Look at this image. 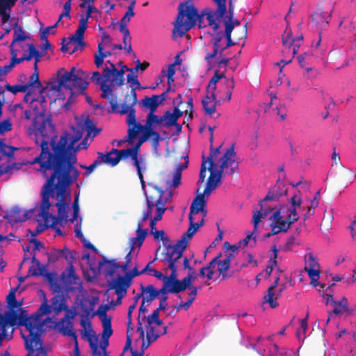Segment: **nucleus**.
I'll use <instances>...</instances> for the list:
<instances>
[{
  "label": "nucleus",
  "mask_w": 356,
  "mask_h": 356,
  "mask_svg": "<svg viewBox=\"0 0 356 356\" xmlns=\"http://www.w3.org/2000/svg\"><path fill=\"white\" fill-rule=\"evenodd\" d=\"M107 286H108V290L114 289L115 293L126 295L130 284L122 275H119L115 279L107 281Z\"/></svg>",
  "instance_id": "20"
},
{
  "label": "nucleus",
  "mask_w": 356,
  "mask_h": 356,
  "mask_svg": "<svg viewBox=\"0 0 356 356\" xmlns=\"http://www.w3.org/2000/svg\"><path fill=\"white\" fill-rule=\"evenodd\" d=\"M278 279H275L274 282L270 285L268 290L267 293L264 296V302H267L270 305V307L273 309L276 308L278 306V302L274 300L275 289L279 284Z\"/></svg>",
  "instance_id": "27"
},
{
  "label": "nucleus",
  "mask_w": 356,
  "mask_h": 356,
  "mask_svg": "<svg viewBox=\"0 0 356 356\" xmlns=\"http://www.w3.org/2000/svg\"><path fill=\"white\" fill-rule=\"evenodd\" d=\"M58 325L63 335L72 337L73 340H76L77 336L73 330V323L71 321L60 319Z\"/></svg>",
  "instance_id": "32"
},
{
  "label": "nucleus",
  "mask_w": 356,
  "mask_h": 356,
  "mask_svg": "<svg viewBox=\"0 0 356 356\" xmlns=\"http://www.w3.org/2000/svg\"><path fill=\"white\" fill-rule=\"evenodd\" d=\"M195 202H192L190 207V213L188 215L189 219V227L187 231L183 234L181 238L177 241L178 245H181L184 248H186L188 245V240H191L194 234L197 232L199 229V226H195L194 222L193 215L197 214L199 212H204V215L206 214V211L204 209L203 207L200 208H196L195 206Z\"/></svg>",
  "instance_id": "10"
},
{
  "label": "nucleus",
  "mask_w": 356,
  "mask_h": 356,
  "mask_svg": "<svg viewBox=\"0 0 356 356\" xmlns=\"http://www.w3.org/2000/svg\"><path fill=\"white\" fill-rule=\"evenodd\" d=\"M208 170L210 172V175L209 176L207 179V186L203 193H198L193 201V202H196V201L199 199L200 201L199 204H200L201 207H205L207 202L205 200V196H209L211 192L216 188L218 184H220L218 181H217V179H216V177L214 175L213 167H211V165H209Z\"/></svg>",
  "instance_id": "15"
},
{
  "label": "nucleus",
  "mask_w": 356,
  "mask_h": 356,
  "mask_svg": "<svg viewBox=\"0 0 356 356\" xmlns=\"http://www.w3.org/2000/svg\"><path fill=\"white\" fill-rule=\"evenodd\" d=\"M45 277H47L51 289L56 293H61L62 287L59 282V280L54 278L49 273H47Z\"/></svg>",
  "instance_id": "44"
},
{
  "label": "nucleus",
  "mask_w": 356,
  "mask_h": 356,
  "mask_svg": "<svg viewBox=\"0 0 356 356\" xmlns=\"http://www.w3.org/2000/svg\"><path fill=\"white\" fill-rule=\"evenodd\" d=\"M332 307L333 309L327 312L328 317L325 324H328L332 319L337 316L340 317L342 315L350 316L354 314V309L349 307L348 300L346 297H343L340 300H337Z\"/></svg>",
  "instance_id": "13"
},
{
  "label": "nucleus",
  "mask_w": 356,
  "mask_h": 356,
  "mask_svg": "<svg viewBox=\"0 0 356 356\" xmlns=\"http://www.w3.org/2000/svg\"><path fill=\"white\" fill-rule=\"evenodd\" d=\"M72 209H73V214L72 217L69 219V221L73 222L78 218L79 212V195H76L74 202H72Z\"/></svg>",
  "instance_id": "63"
},
{
  "label": "nucleus",
  "mask_w": 356,
  "mask_h": 356,
  "mask_svg": "<svg viewBox=\"0 0 356 356\" xmlns=\"http://www.w3.org/2000/svg\"><path fill=\"white\" fill-rule=\"evenodd\" d=\"M198 275L194 270V268H190L187 276L184 277L182 280L178 279V274L177 273L174 278L178 284L181 291H184L188 288H191L192 283L197 280Z\"/></svg>",
  "instance_id": "24"
},
{
  "label": "nucleus",
  "mask_w": 356,
  "mask_h": 356,
  "mask_svg": "<svg viewBox=\"0 0 356 356\" xmlns=\"http://www.w3.org/2000/svg\"><path fill=\"white\" fill-rule=\"evenodd\" d=\"M225 84L227 88L225 99L229 101L232 98V92L235 86L234 79H225Z\"/></svg>",
  "instance_id": "56"
},
{
  "label": "nucleus",
  "mask_w": 356,
  "mask_h": 356,
  "mask_svg": "<svg viewBox=\"0 0 356 356\" xmlns=\"http://www.w3.org/2000/svg\"><path fill=\"white\" fill-rule=\"evenodd\" d=\"M216 264L218 265V270L223 280H227L231 277V275L227 273L230 266L228 259L220 260L218 258Z\"/></svg>",
  "instance_id": "38"
},
{
  "label": "nucleus",
  "mask_w": 356,
  "mask_h": 356,
  "mask_svg": "<svg viewBox=\"0 0 356 356\" xmlns=\"http://www.w3.org/2000/svg\"><path fill=\"white\" fill-rule=\"evenodd\" d=\"M22 217L21 209L18 207H14L6 213V218L10 222L17 223L20 222Z\"/></svg>",
  "instance_id": "42"
},
{
  "label": "nucleus",
  "mask_w": 356,
  "mask_h": 356,
  "mask_svg": "<svg viewBox=\"0 0 356 356\" xmlns=\"http://www.w3.org/2000/svg\"><path fill=\"white\" fill-rule=\"evenodd\" d=\"M149 186H152L153 189L156 192V195L158 197L157 200L155 201V204L156 206V216L154 217L155 220H161L162 219V216L165 211V202L162 200V196L164 194V190L161 187H159L157 186H152V184H149Z\"/></svg>",
  "instance_id": "23"
},
{
  "label": "nucleus",
  "mask_w": 356,
  "mask_h": 356,
  "mask_svg": "<svg viewBox=\"0 0 356 356\" xmlns=\"http://www.w3.org/2000/svg\"><path fill=\"white\" fill-rule=\"evenodd\" d=\"M24 100L26 102L30 103V107L34 112V117L33 118V127L35 134L38 129L40 128V124L43 122H45V125L47 126V122L44 120L45 108H43V107H41L39 105L38 101H37V99L33 97L29 91L25 95ZM46 129H47V127Z\"/></svg>",
  "instance_id": "11"
},
{
  "label": "nucleus",
  "mask_w": 356,
  "mask_h": 356,
  "mask_svg": "<svg viewBox=\"0 0 356 356\" xmlns=\"http://www.w3.org/2000/svg\"><path fill=\"white\" fill-rule=\"evenodd\" d=\"M15 149H17V148H15L11 146H8V145H6L3 142V140H0V152L3 156H7L8 157L13 156Z\"/></svg>",
  "instance_id": "55"
},
{
  "label": "nucleus",
  "mask_w": 356,
  "mask_h": 356,
  "mask_svg": "<svg viewBox=\"0 0 356 356\" xmlns=\"http://www.w3.org/2000/svg\"><path fill=\"white\" fill-rule=\"evenodd\" d=\"M91 80L95 82L96 84L99 85L100 90L102 91L101 97H108V94H111L112 88L110 85L107 84L108 79L104 76V74L102 75L99 72H93Z\"/></svg>",
  "instance_id": "22"
},
{
  "label": "nucleus",
  "mask_w": 356,
  "mask_h": 356,
  "mask_svg": "<svg viewBox=\"0 0 356 356\" xmlns=\"http://www.w3.org/2000/svg\"><path fill=\"white\" fill-rule=\"evenodd\" d=\"M61 277L63 282L67 284H75L76 282V280L79 279L78 276L75 273V270L72 265H71L68 269L67 277H65L64 273H62Z\"/></svg>",
  "instance_id": "47"
},
{
  "label": "nucleus",
  "mask_w": 356,
  "mask_h": 356,
  "mask_svg": "<svg viewBox=\"0 0 356 356\" xmlns=\"http://www.w3.org/2000/svg\"><path fill=\"white\" fill-rule=\"evenodd\" d=\"M97 53L95 54V64L97 67L102 65L104 63V57L102 55V49H103L102 42H99L97 45Z\"/></svg>",
  "instance_id": "59"
},
{
  "label": "nucleus",
  "mask_w": 356,
  "mask_h": 356,
  "mask_svg": "<svg viewBox=\"0 0 356 356\" xmlns=\"http://www.w3.org/2000/svg\"><path fill=\"white\" fill-rule=\"evenodd\" d=\"M259 206L260 209L254 212L252 216V223L254 225V232H256L258 228V225L262 218H266L269 213H270L275 209L271 204L264 203V201H259Z\"/></svg>",
  "instance_id": "18"
},
{
  "label": "nucleus",
  "mask_w": 356,
  "mask_h": 356,
  "mask_svg": "<svg viewBox=\"0 0 356 356\" xmlns=\"http://www.w3.org/2000/svg\"><path fill=\"white\" fill-rule=\"evenodd\" d=\"M98 300V298L97 297H92V300H90L89 301V305L87 306V305H85L83 304H81V312H82V314H81V316L83 318H91V315L92 314H91V312L94 309V307H95V304L96 302V301Z\"/></svg>",
  "instance_id": "41"
},
{
  "label": "nucleus",
  "mask_w": 356,
  "mask_h": 356,
  "mask_svg": "<svg viewBox=\"0 0 356 356\" xmlns=\"http://www.w3.org/2000/svg\"><path fill=\"white\" fill-rule=\"evenodd\" d=\"M203 13L204 16L206 17V19L208 21L209 25L212 26L213 31H217L220 28V25L216 22V20H219L224 16H219L218 15V10L215 12L204 10H203Z\"/></svg>",
  "instance_id": "33"
},
{
  "label": "nucleus",
  "mask_w": 356,
  "mask_h": 356,
  "mask_svg": "<svg viewBox=\"0 0 356 356\" xmlns=\"http://www.w3.org/2000/svg\"><path fill=\"white\" fill-rule=\"evenodd\" d=\"M42 293L43 301L38 310L34 313L37 321L38 328H40V335L42 336L44 332V322L45 321L42 318L44 315H49L53 311L55 315H58L63 309L67 308L66 300L62 293H56L51 299V305H48V301L43 291Z\"/></svg>",
  "instance_id": "6"
},
{
  "label": "nucleus",
  "mask_w": 356,
  "mask_h": 356,
  "mask_svg": "<svg viewBox=\"0 0 356 356\" xmlns=\"http://www.w3.org/2000/svg\"><path fill=\"white\" fill-rule=\"evenodd\" d=\"M188 156H186L185 162L177 165L175 172L169 175L170 177H172V181H170L169 180L167 181L165 187L166 189H170L172 187L176 188L180 184L181 172L184 170L188 168Z\"/></svg>",
  "instance_id": "21"
},
{
  "label": "nucleus",
  "mask_w": 356,
  "mask_h": 356,
  "mask_svg": "<svg viewBox=\"0 0 356 356\" xmlns=\"http://www.w3.org/2000/svg\"><path fill=\"white\" fill-rule=\"evenodd\" d=\"M141 289L142 292L140 293H143V303H145V302H152L155 298H158L157 290L153 285L149 284L145 287L141 285Z\"/></svg>",
  "instance_id": "34"
},
{
  "label": "nucleus",
  "mask_w": 356,
  "mask_h": 356,
  "mask_svg": "<svg viewBox=\"0 0 356 356\" xmlns=\"http://www.w3.org/2000/svg\"><path fill=\"white\" fill-rule=\"evenodd\" d=\"M213 45V51L211 53L207 52L205 56V60L209 61V60L215 58L218 54H222L223 51H220L222 47L220 45V43L211 42Z\"/></svg>",
  "instance_id": "60"
},
{
  "label": "nucleus",
  "mask_w": 356,
  "mask_h": 356,
  "mask_svg": "<svg viewBox=\"0 0 356 356\" xmlns=\"http://www.w3.org/2000/svg\"><path fill=\"white\" fill-rule=\"evenodd\" d=\"M115 154V153H112V150L106 154H104L102 152H98V158L101 163L103 162L106 164H109L111 166H115L118 163H115V156L113 157L112 155Z\"/></svg>",
  "instance_id": "43"
},
{
  "label": "nucleus",
  "mask_w": 356,
  "mask_h": 356,
  "mask_svg": "<svg viewBox=\"0 0 356 356\" xmlns=\"http://www.w3.org/2000/svg\"><path fill=\"white\" fill-rule=\"evenodd\" d=\"M109 309V305H102L98 309L91 315V318H93L95 315H98L101 321H104V320H111V317H108L106 314L107 311Z\"/></svg>",
  "instance_id": "46"
},
{
  "label": "nucleus",
  "mask_w": 356,
  "mask_h": 356,
  "mask_svg": "<svg viewBox=\"0 0 356 356\" xmlns=\"http://www.w3.org/2000/svg\"><path fill=\"white\" fill-rule=\"evenodd\" d=\"M88 77L89 74L87 72L74 67L70 71H66L64 68L60 69L58 71V81L52 83L46 88L49 104L65 99L64 93L62 92L63 88L69 90L72 95L76 92L83 93L88 87Z\"/></svg>",
  "instance_id": "4"
},
{
  "label": "nucleus",
  "mask_w": 356,
  "mask_h": 356,
  "mask_svg": "<svg viewBox=\"0 0 356 356\" xmlns=\"http://www.w3.org/2000/svg\"><path fill=\"white\" fill-rule=\"evenodd\" d=\"M5 89L14 95H16L19 92H26L29 90L27 89V86H25V84L11 86L9 83H6L5 85Z\"/></svg>",
  "instance_id": "52"
},
{
  "label": "nucleus",
  "mask_w": 356,
  "mask_h": 356,
  "mask_svg": "<svg viewBox=\"0 0 356 356\" xmlns=\"http://www.w3.org/2000/svg\"><path fill=\"white\" fill-rule=\"evenodd\" d=\"M221 168H225V175H233L238 170V163L236 161V152L234 144L228 148L220 159Z\"/></svg>",
  "instance_id": "12"
},
{
  "label": "nucleus",
  "mask_w": 356,
  "mask_h": 356,
  "mask_svg": "<svg viewBox=\"0 0 356 356\" xmlns=\"http://www.w3.org/2000/svg\"><path fill=\"white\" fill-rule=\"evenodd\" d=\"M211 103V97L209 95H207V96L202 100V107L205 113L210 116L216 112V102L212 103L210 106L209 104Z\"/></svg>",
  "instance_id": "40"
},
{
  "label": "nucleus",
  "mask_w": 356,
  "mask_h": 356,
  "mask_svg": "<svg viewBox=\"0 0 356 356\" xmlns=\"http://www.w3.org/2000/svg\"><path fill=\"white\" fill-rule=\"evenodd\" d=\"M207 161L206 160L205 156L202 155V162L200 168V172L199 175V180L197 181V184H202L204 181L205 177H206V173L207 170H208V168L207 167Z\"/></svg>",
  "instance_id": "62"
},
{
  "label": "nucleus",
  "mask_w": 356,
  "mask_h": 356,
  "mask_svg": "<svg viewBox=\"0 0 356 356\" xmlns=\"http://www.w3.org/2000/svg\"><path fill=\"white\" fill-rule=\"evenodd\" d=\"M185 249L181 245H178L177 243L173 245H166L165 252L163 254L162 261L168 266L165 270H167L168 268L170 269L171 273L170 275H172L173 277L177 273V264L179 260L183 257Z\"/></svg>",
  "instance_id": "9"
},
{
  "label": "nucleus",
  "mask_w": 356,
  "mask_h": 356,
  "mask_svg": "<svg viewBox=\"0 0 356 356\" xmlns=\"http://www.w3.org/2000/svg\"><path fill=\"white\" fill-rule=\"evenodd\" d=\"M97 337L96 335H88V341L89 342L90 347L92 350V356H100L101 353L98 350L97 346Z\"/></svg>",
  "instance_id": "49"
},
{
  "label": "nucleus",
  "mask_w": 356,
  "mask_h": 356,
  "mask_svg": "<svg viewBox=\"0 0 356 356\" xmlns=\"http://www.w3.org/2000/svg\"><path fill=\"white\" fill-rule=\"evenodd\" d=\"M135 15L134 12L127 10L123 17L120 19L119 29H129L127 24L129 22L131 17Z\"/></svg>",
  "instance_id": "57"
},
{
  "label": "nucleus",
  "mask_w": 356,
  "mask_h": 356,
  "mask_svg": "<svg viewBox=\"0 0 356 356\" xmlns=\"http://www.w3.org/2000/svg\"><path fill=\"white\" fill-rule=\"evenodd\" d=\"M335 2L332 1H323L317 6L316 10L310 15V24L312 27L321 31L326 29L329 26L333 10L334 9Z\"/></svg>",
  "instance_id": "7"
},
{
  "label": "nucleus",
  "mask_w": 356,
  "mask_h": 356,
  "mask_svg": "<svg viewBox=\"0 0 356 356\" xmlns=\"http://www.w3.org/2000/svg\"><path fill=\"white\" fill-rule=\"evenodd\" d=\"M107 99L111 104V109L113 112L120 113L122 115L127 114V119H129L130 115L136 117V108L135 106L138 102L137 94L135 89H131L130 94H127L124 96L123 102L120 106L118 103L117 95L113 94V90L111 94H108Z\"/></svg>",
  "instance_id": "8"
},
{
  "label": "nucleus",
  "mask_w": 356,
  "mask_h": 356,
  "mask_svg": "<svg viewBox=\"0 0 356 356\" xmlns=\"http://www.w3.org/2000/svg\"><path fill=\"white\" fill-rule=\"evenodd\" d=\"M10 53H11V63L12 65L15 67V65L20 64L24 62L23 58H17L18 50L15 49L14 47H10Z\"/></svg>",
  "instance_id": "64"
},
{
  "label": "nucleus",
  "mask_w": 356,
  "mask_h": 356,
  "mask_svg": "<svg viewBox=\"0 0 356 356\" xmlns=\"http://www.w3.org/2000/svg\"><path fill=\"white\" fill-rule=\"evenodd\" d=\"M143 224L140 222H138L137 229L136 230L137 236L134 237L135 241H138V247L140 248L147 235L148 229H143Z\"/></svg>",
  "instance_id": "39"
},
{
  "label": "nucleus",
  "mask_w": 356,
  "mask_h": 356,
  "mask_svg": "<svg viewBox=\"0 0 356 356\" xmlns=\"http://www.w3.org/2000/svg\"><path fill=\"white\" fill-rule=\"evenodd\" d=\"M287 193L288 189L285 184L279 177L275 186L268 191L267 195L261 201L266 204L269 201H278L280 197L286 195Z\"/></svg>",
  "instance_id": "17"
},
{
  "label": "nucleus",
  "mask_w": 356,
  "mask_h": 356,
  "mask_svg": "<svg viewBox=\"0 0 356 356\" xmlns=\"http://www.w3.org/2000/svg\"><path fill=\"white\" fill-rule=\"evenodd\" d=\"M168 115L167 111H165L162 116H159L154 113H147L146 117L145 123L149 129H153L154 130L156 127L163 126L166 127H170L171 125L168 124Z\"/></svg>",
  "instance_id": "19"
},
{
  "label": "nucleus",
  "mask_w": 356,
  "mask_h": 356,
  "mask_svg": "<svg viewBox=\"0 0 356 356\" xmlns=\"http://www.w3.org/2000/svg\"><path fill=\"white\" fill-rule=\"evenodd\" d=\"M14 34H13V40L10 45V47H14V44L16 42L20 41H24L29 37L26 35L24 31H23L21 26L19 25L18 22H15L13 26Z\"/></svg>",
  "instance_id": "35"
},
{
  "label": "nucleus",
  "mask_w": 356,
  "mask_h": 356,
  "mask_svg": "<svg viewBox=\"0 0 356 356\" xmlns=\"http://www.w3.org/2000/svg\"><path fill=\"white\" fill-rule=\"evenodd\" d=\"M305 270L320 268V265L318 263L316 258L311 252L305 255Z\"/></svg>",
  "instance_id": "45"
},
{
  "label": "nucleus",
  "mask_w": 356,
  "mask_h": 356,
  "mask_svg": "<svg viewBox=\"0 0 356 356\" xmlns=\"http://www.w3.org/2000/svg\"><path fill=\"white\" fill-rule=\"evenodd\" d=\"M127 82L129 83L131 85H133L131 89H145L148 87H143L140 85L138 80V76L134 75V73H129L127 76Z\"/></svg>",
  "instance_id": "54"
},
{
  "label": "nucleus",
  "mask_w": 356,
  "mask_h": 356,
  "mask_svg": "<svg viewBox=\"0 0 356 356\" xmlns=\"http://www.w3.org/2000/svg\"><path fill=\"white\" fill-rule=\"evenodd\" d=\"M81 139L73 134L64 133L56 141V136L49 135L43 122L35 134V140L40 147V153L35 156L31 164L38 163L40 171L43 176L47 175L48 171H56L57 168H69V175H80V172L74 167L76 156L72 151L74 145Z\"/></svg>",
  "instance_id": "1"
},
{
  "label": "nucleus",
  "mask_w": 356,
  "mask_h": 356,
  "mask_svg": "<svg viewBox=\"0 0 356 356\" xmlns=\"http://www.w3.org/2000/svg\"><path fill=\"white\" fill-rule=\"evenodd\" d=\"M27 86L29 90L31 87H35L36 88H40L42 83L39 79V72H33L29 78V81L25 84Z\"/></svg>",
  "instance_id": "51"
},
{
  "label": "nucleus",
  "mask_w": 356,
  "mask_h": 356,
  "mask_svg": "<svg viewBox=\"0 0 356 356\" xmlns=\"http://www.w3.org/2000/svg\"><path fill=\"white\" fill-rule=\"evenodd\" d=\"M69 254L70 252L67 248L54 249L49 254V261H55L61 257H65L67 259Z\"/></svg>",
  "instance_id": "37"
},
{
  "label": "nucleus",
  "mask_w": 356,
  "mask_h": 356,
  "mask_svg": "<svg viewBox=\"0 0 356 356\" xmlns=\"http://www.w3.org/2000/svg\"><path fill=\"white\" fill-rule=\"evenodd\" d=\"M106 264H107L105 272V275L106 277L113 276L117 271V270L118 268H120V265L116 262L115 259L108 260L105 257H103L102 261H100L99 262V267L100 268Z\"/></svg>",
  "instance_id": "31"
},
{
  "label": "nucleus",
  "mask_w": 356,
  "mask_h": 356,
  "mask_svg": "<svg viewBox=\"0 0 356 356\" xmlns=\"http://www.w3.org/2000/svg\"><path fill=\"white\" fill-rule=\"evenodd\" d=\"M87 27L88 23H86V19H80L79 27L77 28L75 34L70 38V40L76 41L82 47H83L85 46V42H83L84 33Z\"/></svg>",
  "instance_id": "28"
},
{
  "label": "nucleus",
  "mask_w": 356,
  "mask_h": 356,
  "mask_svg": "<svg viewBox=\"0 0 356 356\" xmlns=\"http://www.w3.org/2000/svg\"><path fill=\"white\" fill-rule=\"evenodd\" d=\"M17 0H0V17L3 24L8 22L10 17L11 8L15 5Z\"/></svg>",
  "instance_id": "25"
},
{
  "label": "nucleus",
  "mask_w": 356,
  "mask_h": 356,
  "mask_svg": "<svg viewBox=\"0 0 356 356\" xmlns=\"http://www.w3.org/2000/svg\"><path fill=\"white\" fill-rule=\"evenodd\" d=\"M155 277L163 282L162 287L157 290L158 296L159 294L166 296L168 293L177 294L181 292L172 275L165 276L161 272H155Z\"/></svg>",
  "instance_id": "14"
},
{
  "label": "nucleus",
  "mask_w": 356,
  "mask_h": 356,
  "mask_svg": "<svg viewBox=\"0 0 356 356\" xmlns=\"http://www.w3.org/2000/svg\"><path fill=\"white\" fill-rule=\"evenodd\" d=\"M49 175L44 176L47 181L42 188V202L38 216L43 218L48 227L49 218L54 216L49 212L51 207L49 197H56L57 202L56 206L58 208V220L67 221V209L70 202V192L69 187L74 184L79 176L77 172L74 175H69V168H58L56 171H49Z\"/></svg>",
  "instance_id": "2"
},
{
  "label": "nucleus",
  "mask_w": 356,
  "mask_h": 356,
  "mask_svg": "<svg viewBox=\"0 0 356 356\" xmlns=\"http://www.w3.org/2000/svg\"><path fill=\"white\" fill-rule=\"evenodd\" d=\"M60 222V221L58 220V218H56V216H51V218H49V219L48 227L52 228L58 235L62 236L63 232L58 227V224Z\"/></svg>",
  "instance_id": "61"
},
{
  "label": "nucleus",
  "mask_w": 356,
  "mask_h": 356,
  "mask_svg": "<svg viewBox=\"0 0 356 356\" xmlns=\"http://www.w3.org/2000/svg\"><path fill=\"white\" fill-rule=\"evenodd\" d=\"M168 115V124L172 126L178 127L179 129H181V127L177 124V120L181 118L183 115V113H185V116L186 117L188 114V110L186 109L184 111H182L179 109V106H175L174 108L173 112L171 113L169 111H167Z\"/></svg>",
  "instance_id": "30"
},
{
  "label": "nucleus",
  "mask_w": 356,
  "mask_h": 356,
  "mask_svg": "<svg viewBox=\"0 0 356 356\" xmlns=\"http://www.w3.org/2000/svg\"><path fill=\"white\" fill-rule=\"evenodd\" d=\"M139 104L140 106L145 108H148L149 112L148 113H154L156 112L157 108L160 105L157 101V97L154 95L151 97L145 96L142 99Z\"/></svg>",
  "instance_id": "29"
},
{
  "label": "nucleus",
  "mask_w": 356,
  "mask_h": 356,
  "mask_svg": "<svg viewBox=\"0 0 356 356\" xmlns=\"http://www.w3.org/2000/svg\"><path fill=\"white\" fill-rule=\"evenodd\" d=\"M32 263H33L35 265H32L29 267L28 276H29V277H38L40 275L45 276L46 273H47L46 266L41 264L40 261H38L36 259L35 254H33V256L32 257Z\"/></svg>",
  "instance_id": "26"
},
{
  "label": "nucleus",
  "mask_w": 356,
  "mask_h": 356,
  "mask_svg": "<svg viewBox=\"0 0 356 356\" xmlns=\"http://www.w3.org/2000/svg\"><path fill=\"white\" fill-rule=\"evenodd\" d=\"M35 314L31 316L19 314L18 311H6L3 314H0V341L12 339L13 328L19 325L24 327L21 330V335L24 341L26 356H35L40 348H42V339L38 328Z\"/></svg>",
  "instance_id": "3"
},
{
  "label": "nucleus",
  "mask_w": 356,
  "mask_h": 356,
  "mask_svg": "<svg viewBox=\"0 0 356 356\" xmlns=\"http://www.w3.org/2000/svg\"><path fill=\"white\" fill-rule=\"evenodd\" d=\"M289 202L291 203L290 208H295L297 209L300 208L302 203L300 192L298 191V193H296L289 200Z\"/></svg>",
  "instance_id": "58"
},
{
  "label": "nucleus",
  "mask_w": 356,
  "mask_h": 356,
  "mask_svg": "<svg viewBox=\"0 0 356 356\" xmlns=\"http://www.w3.org/2000/svg\"><path fill=\"white\" fill-rule=\"evenodd\" d=\"M112 153H115V163H119L120 160L127 159L128 158L132 159L135 157L136 155L131 149V148L123 149H117L115 148L112 149Z\"/></svg>",
  "instance_id": "36"
},
{
  "label": "nucleus",
  "mask_w": 356,
  "mask_h": 356,
  "mask_svg": "<svg viewBox=\"0 0 356 356\" xmlns=\"http://www.w3.org/2000/svg\"><path fill=\"white\" fill-rule=\"evenodd\" d=\"M178 15L174 24L172 37H183L193 26L198 22L200 28H204V13L198 14V10L193 6L191 0L180 3L178 7Z\"/></svg>",
  "instance_id": "5"
},
{
  "label": "nucleus",
  "mask_w": 356,
  "mask_h": 356,
  "mask_svg": "<svg viewBox=\"0 0 356 356\" xmlns=\"http://www.w3.org/2000/svg\"><path fill=\"white\" fill-rule=\"evenodd\" d=\"M126 122L128 125L127 140L130 145H134L135 138L138 135L144 131L147 128L146 123L142 125L140 122L136 120V117L130 115L129 119L126 120Z\"/></svg>",
  "instance_id": "16"
},
{
  "label": "nucleus",
  "mask_w": 356,
  "mask_h": 356,
  "mask_svg": "<svg viewBox=\"0 0 356 356\" xmlns=\"http://www.w3.org/2000/svg\"><path fill=\"white\" fill-rule=\"evenodd\" d=\"M103 332L102 333V339H109L113 334V330L111 325V320H104L102 321Z\"/></svg>",
  "instance_id": "50"
},
{
  "label": "nucleus",
  "mask_w": 356,
  "mask_h": 356,
  "mask_svg": "<svg viewBox=\"0 0 356 356\" xmlns=\"http://www.w3.org/2000/svg\"><path fill=\"white\" fill-rule=\"evenodd\" d=\"M232 31H233V27L231 24H229L228 26H227V29H225V36L227 40V44L225 47H222V49H220V51H224L226 49L235 44V42H232V37H231Z\"/></svg>",
  "instance_id": "53"
},
{
  "label": "nucleus",
  "mask_w": 356,
  "mask_h": 356,
  "mask_svg": "<svg viewBox=\"0 0 356 356\" xmlns=\"http://www.w3.org/2000/svg\"><path fill=\"white\" fill-rule=\"evenodd\" d=\"M118 70L113 72L111 76L108 80L111 83L110 86L120 87L124 84V78L122 75L118 74Z\"/></svg>",
  "instance_id": "48"
}]
</instances>
